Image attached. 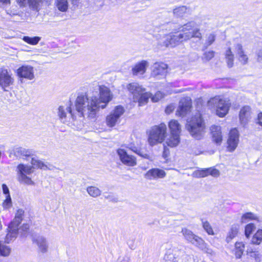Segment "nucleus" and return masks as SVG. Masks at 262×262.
<instances>
[{"mask_svg":"<svg viewBox=\"0 0 262 262\" xmlns=\"http://www.w3.org/2000/svg\"><path fill=\"white\" fill-rule=\"evenodd\" d=\"M99 98L94 93L92 94L79 95L75 105L80 116L90 119H95L100 108L106 107L113 98V94L108 88L104 85L98 86Z\"/></svg>","mask_w":262,"mask_h":262,"instance_id":"obj_1","label":"nucleus"},{"mask_svg":"<svg viewBox=\"0 0 262 262\" xmlns=\"http://www.w3.org/2000/svg\"><path fill=\"white\" fill-rule=\"evenodd\" d=\"M196 23L190 21L180 26L178 28L171 29L175 32H182L178 35H166L160 36L158 39L157 46L158 48L163 49L169 47H174L179 43L187 41L192 38H196L199 40L202 38V34L200 29L196 27Z\"/></svg>","mask_w":262,"mask_h":262,"instance_id":"obj_2","label":"nucleus"},{"mask_svg":"<svg viewBox=\"0 0 262 262\" xmlns=\"http://www.w3.org/2000/svg\"><path fill=\"white\" fill-rule=\"evenodd\" d=\"M31 162L32 166L19 164L17 166V180L21 184L27 185H34V182L32 180L31 178L30 177V175L33 172V166L43 170L51 169L50 167H51V166L50 165H49V167L40 160L32 158Z\"/></svg>","mask_w":262,"mask_h":262,"instance_id":"obj_3","label":"nucleus"},{"mask_svg":"<svg viewBox=\"0 0 262 262\" xmlns=\"http://www.w3.org/2000/svg\"><path fill=\"white\" fill-rule=\"evenodd\" d=\"M187 130L196 139L200 140L205 133V124L200 114L193 117L186 125Z\"/></svg>","mask_w":262,"mask_h":262,"instance_id":"obj_4","label":"nucleus"},{"mask_svg":"<svg viewBox=\"0 0 262 262\" xmlns=\"http://www.w3.org/2000/svg\"><path fill=\"white\" fill-rule=\"evenodd\" d=\"M181 233L184 237V238L189 243L204 251L205 252L212 254L213 251L210 249L204 241L199 236L195 235L191 230L184 228H182Z\"/></svg>","mask_w":262,"mask_h":262,"instance_id":"obj_5","label":"nucleus"},{"mask_svg":"<svg viewBox=\"0 0 262 262\" xmlns=\"http://www.w3.org/2000/svg\"><path fill=\"white\" fill-rule=\"evenodd\" d=\"M166 126L162 123L159 126L152 127L149 131L148 141L150 145L154 146L162 143L165 137Z\"/></svg>","mask_w":262,"mask_h":262,"instance_id":"obj_6","label":"nucleus"},{"mask_svg":"<svg viewBox=\"0 0 262 262\" xmlns=\"http://www.w3.org/2000/svg\"><path fill=\"white\" fill-rule=\"evenodd\" d=\"M208 105L216 109V114L220 117H223L228 113L231 106L229 100L215 97L210 99L208 102Z\"/></svg>","mask_w":262,"mask_h":262,"instance_id":"obj_7","label":"nucleus"},{"mask_svg":"<svg viewBox=\"0 0 262 262\" xmlns=\"http://www.w3.org/2000/svg\"><path fill=\"white\" fill-rule=\"evenodd\" d=\"M14 82V77L10 70L5 68H0V87L4 90L12 85Z\"/></svg>","mask_w":262,"mask_h":262,"instance_id":"obj_8","label":"nucleus"},{"mask_svg":"<svg viewBox=\"0 0 262 262\" xmlns=\"http://www.w3.org/2000/svg\"><path fill=\"white\" fill-rule=\"evenodd\" d=\"M124 113V108L118 105L115 107L111 113L106 117V123L107 125L110 127L115 126L118 122L120 117Z\"/></svg>","mask_w":262,"mask_h":262,"instance_id":"obj_9","label":"nucleus"},{"mask_svg":"<svg viewBox=\"0 0 262 262\" xmlns=\"http://www.w3.org/2000/svg\"><path fill=\"white\" fill-rule=\"evenodd\" d=\"M16 74L19 78L32 80L35 78L34 68L30 65H23L16 71Z\"/></svg>","mask_w":262,"mask_h":262,"instance_id":"obj_10","label":"nucleus"},{"mask_svg":"<svg viewBox=\"0 0 262 262\" xmlns=\"http://www.w3.org/2000/svg\"><path fill=\"white\" fill-rule=\"evenodd\" d=\"M117 153L123 164L128 166H134L137 165L136 158L127 154L125 149L119 148L117 150Z\"/></svg>","mask_w":262,"mask_h":262,"instance_id":"obj_11","label":"nucleus"},{"mask_svg":"<svg viewBox=\"0 0 262 262\" xmlns=\"http://www.w3.org/2000/svg\"><path fill=\"white\" fill-rule=\"evenodd\" d=\"M168 66L163 62H156L152 66L151 75L157 79L164 77L167 73Z\"/></svg>","mask_w":262,"mask_h":262,"instance_id":"obj_12","label":"nucleus"},{"mask_svg":"<svg viewBox=\"0 0 262 262\" xmlns=\"http://www.w3.org/2000/svg\"><path fill=\"white\" fill-rule=\"evenodd\" d=\"M58 117L63 123L70 122L71 120H75V117L72 112L70 106H60L58 111Z\"/></svg>","mask_w":262,"mask_h":262,"instance_id":"obj_13","label":"nucleus"},{"mask_svg":"<svg viewBox=\"0 0 262 262\" xmlns=\"http://www.w3.org/2000/svg\"><path fill=\"white\" fill-rule=\"evenodd\" d=\"M239 134L236 128L232 129L229 133V139L227 141L228 149L230 151H234L238 144Z\"/></svg>","mask_w":262,"mask_h":262,"instance_id":"obj_14","label":"nucleus"},{"mask_svg":"<svg viewBox=\"0 0 262 262\" xmlns=\"http://www.w3.org/2000/svg\"><path fill=\"white\" fill-rule=\"evenodd\" d=\"M166 176L165 171L160 168H153L148 170L145 174V178L148 180H158L163 179Z\"/></svg>","mask_w":262,"mask_h":262,"instance_id":"obj_15","label":"nucleus"},{"mask_svg":"<svg viewBox=\"0 0 262 262\" xmlns=\"http://www.w3.org/2000/svg\"><path fill=\"white\" fill-rule=\"evenodd\" d=\"M149 66V62L142 60L137 62L132 68V72L134 75L138 76L143 75Z\"/></svg>","mask_w":262,"mask_h":262,"instance_id":"obj_16","label":"nucleus"},{"mask_svg":"<svg viewBox=\"0 0 262 262\" xmlns=\"http://www.w3.org/2000/svg\"><path fill=\"white\" fill-rule=\"evenodd\" d=\"M127 89L133 95V99L135 102L138 97H139L142 93L145 91L144 88H142L141 85L136 82L128 84L127 85Z\"/></svg>","mask_w":262,"mask_h":262,"instance_id":"obj_17","label":"nucleus"},{"mask_svg":"<svg viewBox=\"0 0 262 262\" xmlns=\"http://www.w3.org/2000/svg\"><path fill=\"white\" fill-rule=\"evenodd\" d=\"M251 108L248 105L243 106L240 110L239 118L241 123L245 125L251 119Z\"/></svg>","mask_w":262,"mask_h":262,"instance_id":"obj_18","label":"nucleus"},{"mask_svg":"<svg viewBox=\"0 0 262 262\" xmlns=\"http://www.w3.org/2000/svg\"><path fill=\"white\" fill-rule=\"evenodd\" d=\"M210 130L212 141L217 145H220L223 139L221 127L215 125H212Z\"/></svg>","mask_w":262,"mask_h":262,"instance_id":"obj_19","label":"nucleus"},{"mask_svg":"<svg viewBox=\"0 0 262 262\" xmlns=\"http://www.w3.org/2000/svg\"><path fill=\"white\" fill-rule=\"evenodd\" d=\"M33 243L37 245L39 250L42 253L48 251V243L47 239L43 236L38 235L34 238Z\"/></svg>","mask_w":262,"mask_h":262,"instance_id":"obj_20","label":"nucleus"},{"mask_svg":"<svg viewBox=\"0 0 262 262\" xmlns=\"http://www.w3.org/2000/svg\"><path fill=\"white\" fill-rule=\"evenodd\" d=\"M190 108V103L189 101L181 100L179 106L177 110L176 115L179 116H184L189 111Z\"/></svg>","mask_w":262,"mask_h":262,"instance_id":"obj_21","label":"nucleus"},{"mask_svg":"<svg viewBox=\"0 0 262 262\" xmlns=\"http://www.w3.org/2000/svg\"><path fill=\"white\" fill-rule=\"evenodd\" d=\"M247 257L243 262H260V256L258 251L253 250L251 248H248L247 250Z\"/></svg>","mask_w":262,"mask_h":262,"instance_id":"obj_22","label":"nucleus"},{"mask_svg":"<svg viewBox=\"0 0 262 262\" xmlns=\"http://www.w3.org/2000/svg\"><path fill=\"white\" fill-rule=\"evenodd\" d=\"M18 230V227L10 224L8 226V232L6 236L5 242L9 244L14 240L17 236Z\"/></svg>","mask_w":262,"mask_h":262,"instance_id":"obj_23","label":"nucleus"},{"mask_svg":"<svg viewBox=\"0 0 262 262\" xmlns=\"http://www.w3.org/2000/svg\"><path fill=\"white\" fill-rule=\"evenodd\" d=\"M11 154H13L17 157H29L32 154V151L28 149L21 147H14L12 150Z\"/></svg>","mask_w":262,"mask_h":262,"instance_id":"obj_24","label":"nucleus"},{"mask_svg":"<svg viewBox=\"0 0 262 262\" xmlns=\"http://www.w3.org/2000/svg\"><path fill=\"white\" fill-rule=\"evenodd\" d=\"M126 147L142 158L149 159V155L142 151L140 147H137L135 144H129Z\"/></svg>","mask_w":262,"mask_h":262,"instance_id":"obj_25","label":"nucleus"},{"mask_svg":"<svg viewBox=\"0 0 262 262\" xmlns=\"http://www.w3.org/2000/svg\"><path fill=\"white\" fill-rule=\"evenodd\" d=\"M169 127L170 134L172 135H180L181 133V125L175 120H172L169 122Z\"/></svg>","mask_w":262,"mask_h":262,"instance_id":"obj_26","label":"nucleus"},{"mask_svg":"<svg viewBox=\"0 0 262 262\" xmlns=\"http://www.w3.org/2000/svg\"><path fill=\"white\" fill-rule=\"evenodd\" d=\"M166 143L170 147L177 146L180 143V135H172L170 134V136L167 139Z\"/></svg>","mask_w":262,"mask_h":262,"instance_id":"obj_27","label":"nucleus"},{"mask_svg":"<svg viewBox=\"0 0 262 262\" xmlns=\"http://www.w3.org/2000/svg\"><path fill=\"white\" fill-rule=\"evenodd\" d=\"M245 250V245L242 242H236L235 244L234 254L236 258H241Z\"/></svg>","mask_w":262,"mask_h":262,"instance_id":"obj_28","label":"nucleus"},{"mask_svg":"<svg viewBox=\"0 0 262 262\" xmlns=\"http://www.w3.org/2000/svg\"><path fill=\"white\" fill-rule=\"evenodd\" d=\"M24 213V211L23 210L20 209H18L15 214L14 219L10 224L18 227L22 221Z\"/></svg>","mask_w":262,"mask_h":262,"instance_id":"obj_29","label":"nucleus"},{"mask_svg":"<svg viewBox=\"0 0 262 262\" xmlns=\"http://www.w3.org/2000/svg\"><path fill=\"white\" fill-rule=\"evenodd\" d=\"M225 56L227 66L229 68H231L233 65L234 54L232 53L230 48L226 51Z\"/></svg>","mask_w":262,"mask_h":262,"instance_id":"obj_30","label":"nucleus"},{"mask_svg":"<svg viewBox=\"0 0 262 262\" xmlns=\"http://www.w3.org/2000/svg\"><path fill=\"white\" fill-rule=\"evenodd\" d=\"M173 254L174 258H178L180 256L184 257L185 259L184 262H186L190 258L189 255L187 254L184 250L179 249L178 247L173 248Z\"/></svg>","mask_w":262,"mask_h":262,"instance_id":"obj_31","label":"nucleus"},{"mask_svg":"<svg viewBox=\"0 0 262 262\" xmlns=\"http://www.w3.org/2000/svg\"><path fill=\"white\" fill-rule=\"evenodd\" d=\"M11 252V248L3 243L0 241V256L8 257L10 255Z\"/></svg>","mask_w":262,"mask_h":262,"instance_id":"obj_32","label":"nucleus"},{"mask_svg":"<svg viewBox=\"0 0 262 262\" xmlns=\"http://www.w3.org/2000/svg\"><path fill=\"white\" fill-rule=\"evenodd\" d=\"M151 97V94L146 93L145 91L142 93V94H141L139 97H138V98L136 100V101H138L139 105L140 106H142L146 104L149 98Z\"/></svg>","mask_w":262,"mask_h":262,"instance_id":"obj_33","label":"nucleus"},{"mask_svg":"<svg viewBox=\"0 0 262 262\" xmlns=\"http://www.w3.org/2000/svg\"><path fill=\"white\" fill-rule=\"evenodd\" d=\"M88 194L93 198H97L101 194V191L97 187L89 186L86 188Z\"/></svg>","mask_w":262,"mask_h":262,"instance_id":"obj_34","label":"nucleus"},{"mask_svg":"<svg viewBox=\"0 0 262 262\" xmlns=\"http://www.w3.org/2000/svg\"><path fill=\"white\" fill-rule=\"evenodd\" d=\"M188 8L186 6H180L173 9V12L176 17H181L187 12Z\"/></svg>","mask_w":262,"mask_h":262,"instance_id":"obj_35","label":"nucleus"},{"mask_svg":"<svg viewBox=\"0 0 262 262\" xmlns=\"http://www.w3.org/2000/svg\"><path fill=\"white\" fill-rule=\"evenodd\" d=\"M56 7L61 12H66L68 8V2L67 0H56Z\"/></svg>","mask_w":262,"mask_h":262,"instance_id":"obj_36","label":"nucleus"},{"mask_svg":"<svg viewBox=\"0 0 262 262\" xmlns=\"http://www.w3.org/2000/svg\"><path fill=\"white\" fill-rule=\"evenodd\" d=\"M262 242V230L259 229L252 237L251 243L254 245H259Z\"/></svg>","mask_w":262,"mask_h":262,"instance_id":"obj_37","label":"nucleus"},{"mask_svg":"<svg viewBox=\"0 0 262 262\" xmlns=\"http://www.w3.org/2000/svg\"><path fill=\"white\" fill-rule=\"evenodd\" d=\"M257 216L252 212H247L243 215L241 218V222L246 223L251 220H257Z\"/></svg>","mask_w":262,"mask_h":262,"instance_id":"obj_38","label":"nucleus"},{"mask_svg":"<svg viewBox=\"0 0 262 262\" xmlns=\"http://www.w3.org/2000/svg\"><path fill=\"white\" fill-rule=\"evenodd\" d=\"M238 229L236 226H232L226 238L228 243L230 242L234 237H235L238 233Z\"/></svg>","mask_w":262,"mask_h":262,"instance_id":"obj_39","label":"nucleus"},{"mask_svg":"<svg viewBox=\"0 0 262 262\" xmlns=\"http://www.w3.org/2000/svg\"><path fill=\"white\" fill-rule=\"evenodd\" d=\"M42 3V0H28L27 4L32 9L38 11Z\"/></svg>","mask_w":262,"mask_h":262,"instance_id":"obj_40","label":"nucleus"},{"mask_svg":"<svg viewBox=\"0 0 262 262\" xmlns=\"http://www.w3.org/2000/svg\"><path fill=\"white\" fill-rule=\"evenodd\" d=\"M23 40L28 43H29L32 45H35L37 44L38 42L39 41V40H40V38L38 36H35L33 37L24 36L23 37Z\"/></svg>","mask_w":262,"mask_h":262,"instance_id":"obj_41","label":"nucleus"},{"mask_svg":"<svg viewBox=\"0 0 262 262\" xmlns=\"http://www.w3.org/2000/svg\"><path fill=\"white\" fill-rule=\"evenodd\" d=\"M207 176H208L207 168L196 170L192 173V176L194 178H204Z\"/></svg>","mask_w":262,"mask_h":262,"instance_id":"obj_42","label":"nucleus"},{"mask_svg":"<svg viewBox=\"0 0 262 262\" xmlns=\"http://www.w3.org/2000/svg\"><path fill=\"white\" fill-rule=\"evenodd\" d=\"M215 35L213 33H210L207 36L205 42L204 43V46L207 48L213 43L215 41Z\"/></svg>","mask_w":262,"mask_h":262,"instance_id":"obj_43","label":"nucleus"},{"mask_svg":"<svg viewBox=\"0 0 262 262\" xmlns=\"http://www.w3.org/2000/svg\"><path fill=\"white\" fill-rule=\"evenodd\" d=\"M202 225L203 228L204 230L208 233L209 235H213L214 232L213 230L209 224V223L206 221L202 220Z\"/></svg>","mask_w":262,"mask_h":262,"instance_id":"obj_44","label":"nucleus"},{"mask_svg":"<svg viewBox=\"0 0 262 262\" xmlns=\"http://www.w3.org/2000/svg\"><path fill=\"white\" fill-rule=\"evenodd\" d=\"M12 206L11 199L10 194L6 195L5 200L3 203V207L4 209H8Z\"/></svg>","mask_w":262,"mask_h":262,"instance_id":"obj_45","label":"nucleus"},{"mask_svg":"<svg viewBox=\"0 0 262 262\" xmlns=\"http://www.w3.org/2000/svg\"><path fill=\"white\" fill-rule=\"evenodd\" d=\"M255 229V225L253 224H249L245 227V233L247 238H249L250 235Z\"/></svg>","mask_w":262,"mask_h":262,"instance_id":"obj_46","label":"nucleus"},{"mask_svg":"<svg viewBox=\"0 0 262 262\" xmlns=\"http://www.w3.org/2000/svg\"><path fill=\"white\" fill-rule=\"evenodd\" d=\"M214 52L213 51H209L205 52L203 56V60L209 61L214 56Z\"/></svg>","mask_w":262,"mask_h":262,"instance_id":"obj_47","label":"nucleus"},{"mask_svg":"<svg viewBox=\"0 0 262 262\" xmlns=\"http://www.w3.org/2000/svg\"><path fill=\"white\" fill-rule=\"evenodd\" d=\"M238 57V59L239 61L243 64H245L248 62V58L247 56L245 54L244 52H243L241 54H239L237 55Z\"/></svg>","mask_w":262,"mask_h":262,"instance_id":"obj_48","label":"nucleus"},{"mask_svg":"<svg viewBox=\"0 0 262 262\" xmlns=\"http://www.w3.org/2000/svg\"><path fill=\"white\" fill-rule=\"evenodd\" d=\"M163 97V95L161 92H157L154 96L151 97V100L154 102H158Z\"/></svg>","mask_w":262,"mask_h":262,"instance_id":"obj_49","label":"nucleus"},{"mask_svg":"<svg viewBox=\"0 0 262 262\" xmlns=\"http://www.w3.org/2000/svg\"><path fill=\"white\" fill-rule=\"evenodd\" d=\"M234 50L236 52L237 55L241 54L243 52H244L242 44L239 43H236L234 45Z\"/></svg>","mask_w":262,"mask_h":262,"instance_id":"obj_50","label":"nucleus"},{"mask_svg":"<svg viewBox=\"0 0 262 262\" xmlns=\"http://www.w3.org/2000/svg\"><path fill=\"white\" fill-rule=\"evenodd\" d=\"M208 175H211L213 177H217L220 175V172L218 170L215 168H207Z\"/></svg>","mask_w":262,"mask_h":262,"instance_id":"obj_51","label":"nucleus"},{"mask_svg":"<svg viewBox=\"0 0 262 262\" xmlns=\"http://www.w3.org/2000/svg\"><path fill=\"white\" fill-rule=\"evenodd\" d=\"M175 106L173 104L168 105L165 108V113L167 114L171 113L174 109Z\"/></svg>","mask_w":262,"mask_h":262,"instance_id":"obj_52","label":"nucleus"},{"mask_svg":"<svg viewBox=\"0 0 262 262\" xmlns=\"http://www.w3.org/2000/svg\"><path fill=\"white\" fill-rule=\"evenodd\" d=\"M257 56V61L258 62L262 61V49H259L256 51V53Z\"/></svg>","mask_w":262,"mask_h":262,"instance_id":"obj_53","label":"nucleus"},{"mask_svg":"<svg viewBox=\"0 0 262 262\" xmlns=\"http://www.w3.org/2000/svg\"><path fill=\"white\" fill-rule=\"evenodd\" d=\"M16 1L21 7L26 6L28 2V0H16Z\"/></svg>","mask_w":262,"mask_h":262,"instance_id":"obj_54","label":"nucleus"},{"mask_svg":"<svg viewBox=\"0 0 262 262\" xmlns=\"http://www.w3.org/2000/svg\"><path fill=\"white\" fill-rule=\"evenodd\" d=\"M257 123L262 126V113H259L257 115Z\"/></svg>","mask_w":262,"mask_h":262,"instance_id":"obj_55","label":"nucleus"},{"mask_svg":"<svg viewBox=\"0 0 262 262\" xmlns=\"http://www.w3.org/2000/svg\"><path fill=\"white\" fill-rule=\"evenodd\" d=\"M2 187L4 193L6 194V195L9 194V191L7 186L5 184H3Z\"/></svg>","mask_w":262,"mask_h":262,"instance_id":"obj_56","label":"nucleus"},{"mask_svg":"<svg viewBox=\"0 0 262 262\" xmlns=\"http://www.w3.org/2000/svg\"><path fill=\"white\" fill-rule=\"evenodd\" d=\"M71 2L73 6L77 7L80 4V0H71Z\"/></svg>","mask_w":262,"mask_h":262,"instance_id":"obj_57","label":"nucleus"},{"mask_svg":"<svg viewBox=\"0 0 262 262\" xmlns=\"http://www.w3.org/2000/svg\"><path fill=\"white\" fill-rule=\"evenodd\" d=\"M0 3L3 5L7 6L11 3L10 0H0Z\"/></svg>","mask_w":262,"mask_h":262,"instance_id":"obj_58","label":"nucleus"},{"mask_svg":"<svg viewBox=\"0 0 262 262\" xmlns=\"http://www.w3.org/2000/svg\"><path fill=\"white\" fill-rule=\"evenodd\" d=\"M7 13L10 15H17V13L16 12H13L12 10H8L7 11Z\"/></svg>","mask_w":262,"mask_h":262,"instance_id":"obj_59","label":"nucleus"},{"mask_svg":"<svg viewBox=\"0 0 262 262\" xmlns=\"http://www.w3.org/2000/svg\"><path fill=\"white\" fill-rule=\"evenodd\" d=\"M29 228V226L28 225H24L22 228L23 230H27Z\"/></svg>","mask_w":262,"mask_h":262,"instance_id":"obj_60","label":"nucleus"},{"mask_svg":"<svg viewBox=\"0 0 262 262\" xmlns=\"http://www.w3.org/2000/svg\"><path fill=\"white\" fill-rule=\"evenodd\" d=\"M121 262H129V260L128 259H123L122 261Z\"/></svg>","mask_w":262,"mask_h":262,"instance_id":"obj_61","label":"nucleus"}]
</instances>
